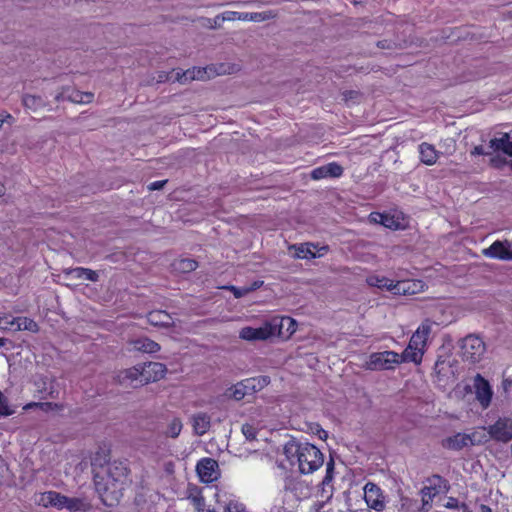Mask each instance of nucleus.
I'll return each instance as SVG.
<instances>
[{
  "label": "nucleus",
  "instance_id": "a211bd4d",
  "mask_svg": "<svg viewBox=\"0 0 512 512\" xmlns=\"http://www.w3.org/2000/svg\"><path fill=\"white\" fill-rule=\"evenodd\" d=\"M192 427L196 435H204L211 426V418L207 413L200 412L192 416Z\"/></svg>",
  "mask_w": 512,
  "mask_h": 512
},
{
  "label": "nucleus",
  "instance_id": "7ed1b4c3",
  "mask_svg": "<svg viewBox=\"0 0 512 512\" xmlns=\"http://www.w3.org/2000/svg\"><path fill=\"white\" fill-rule=\"evenodd\" d=\"M270 383L268 376H258L244 379L227 390L226 395L236 401L242 400L247 395H252Z\"/></svg>",
  "mask_w": 512,
  "mask_h": 512
},
{
  "label": "nucleus",
  "instance_id": "c03bdc74",
  "mask_svg": "<svg viewBox=\"0 0 512 512\" xmlns=\"http://www.w3.org/2000/svg\"><path fill=\"white\" fill-rule=\"evenodd\" d=\"M342 95H343V99L345 100V102H349V101L357 102L361 98V94L355 90L344 91L342 93Z\"/></svg>",
  "mask_w": 512,
  "mask_h": 512
},
{
  "label": "nucleus",
  "instance_id": "ddd939ff",
  "mask_svg": "<svg viewBox=\"0 0 512 512\" xmlns=\"http://www.w3.org/2000/svg\"><path fill=\"white\" fill-rule=\"evenodd\" d=\"M139 365L142 373V383L145 384L160 380L167 372L166 365L160 362H148Z\"/></svg>",
  "mask_w": 512,
  "mask_h": 512
},
{
  "label": "nucleus",
  "instance_id": "603ef678",
  "mask_svg": "<svg viewBox=\"0 0 512 512\" xmlns=\"http://www.w3.org/2000/svg\"><path fill=\"white\" fill-rule=\"evenodd\" d=\"M30 404L29 406H31ZM33 405L39 406L42 410L48 411L54 408H59L58 404L50 403V402H42V403H34Z\"/></svg>",
  "mask_w": 512,
  "mask_h": 512
},
{
  "label": "nucleus",
  "instance_id": "de8ad7c7",
  "mask_svg": "<svg viewBox=\"0 0 512 512\" xmlns=\"http://www.w3.org/2000/svg\"><path fill=\"white\" fill-rule=\"evenodd\" d=\"M228 289L233 292V294L236 298H241V297L245 296L247 293H249L250 291H252L251 288H237L235 286H230V287H228Z\"/></svg>",
  "mask_w": 512,
  "mask_h": 512
},
{
  "label": "nucleus",
  "instance_id": "f3484780",
  "mask_svg": "<svg viewBox=\"0 0 512 512\" xmlns=\"http://www.w3.org/2000/svg\"><path fill=\"white\" fill-rule=\"evenodd\" d=\"M423 288V283L419 280H403L394 283L392 293L395 295L416 294Z\"/></svg>",
  "mask_w": 512,
  "mask_h": 512
},
{
  "label": "nucleus",
  "instance_id": "0e129e2a",
  "mask_svg": "<svg viewBox=\"0 0 512 512\" xmlns=\"http://www.w3.org/2000/svg\"><path fill=\"white\" fill-rule=\"evenodd\" d=\"M461 509L463 512H472L465 503H461Z\"/></svg>",
  "mask_w": 512,
  "mask_h": 512
},
{
  "label": "nucleus",
  "instance_id": "c85d7f7f",
  "mask_svg": "<svg viewBox=\"0 0 512 512\" xmlns=\"http://www.w3.org/2000/svg\"><path fill=\"white\" fill-rule=\"evenodd\" d=\"M22 104L25 108L36 111L40 108H43L47 105L46 101L37 95L25 94L22 97Z\"/></svg>",
  "mask_w": 512,
  "mask_h": 512
},
{
  "label": "nucleus",
  "instance_id": "4c0bfd02",
  "mask_svg": "<svg viewBox=\"0 0 512 512\" xmlns=\"http://www.w3.org/2000/svg\"><path fill=\"white\" fill-rule=\"evenodd\" d=\"M194 74H195V67L192 68V69H188L182 73L180 72H177L176 73V80L180 83H186V82H189V81H193L194 80Z\"/></svg>",
  "mask_w": 512,
  "mask_h": 512
},
{
  "label": "nucleus",
  "instance_id": "bb28decb",
  "mask_svg": "<svg viewBox=\"0 0 512 512\" xmlns=\"http://www.w3.org/2000/svg\"><path fill=\"white\" fill-rule=\"evenodd\" d=\"M370 218L375 223L381 224L386 228H390V229H398L399 228L398 221L395 220L394 217L389 214L374 212V213L370 214Z\"/></svg>",
  "mask_w": 512,
  "mask_h": 512
},
{
  "label": "nucleus",
  "instance_id": "9b49d317",
  "mask_svg": "<svg viewBox=\"0 0 512 512\" xmlns=\"http://www.w3.org/2000/svg\"><path fill=\"white\" fill-rule=\"evenodd\" d=\"M115 381L125 387H136L137 385L145 384L142 383V373L139 364L134 367L118 371L115 376Z\"/></svg>",
  "mask_w": 512,
  "mask_h": 512
},
{
  "label": "nucleus",
  "instance_id": "e2e57ef3",
  "mask_svg": "<svg viewBox=\"0 0 512 512\" xmlns=\"http://www.w3.org/2000/svg\"><path fill=\"white\" fill-rule=\"evenodd\" d=\"M480 511L481 512H492V509L489 506L485 505V504H481L480 505Z\"/></svg>",
  "mask_w": 512,
  "mask_h": 512
},
{
  "label": "nucleus",
  "instance_id": "37998d69",
  "mask_svg": "<svg viewBox=\"0 0 512 512\" xmlns=\"http://www.w3.org/2000/svg\"><path fill=\"white\" fill-rule=\"evenodd\" d=\"M431 328V323L429 321H425L418 327L415 332L422 336L424 339L428 340V337L431 333Z\"/></svg>",
  "mask_w": 512,
  "mask_h": 512
},
{
  "label": "nucleus",
  "instance_id": "c9c22d12",
  "mask_svg": "<svg viewBox=\"0 0 512 512\" xmlns=\"http://www.w3.org/2000/svg\"><path fill=\"white\" fill-rule=\"evenodd\" d=\"M426 343L427 340L416 332H414L409 341V345H411L412 348L414 347V350H420L423 353L425 351Z\"/></svg>",
  "mask_w": 512,
  "mask_h": 512
},
{
  "label": "nucleus",
  "instance_id": "9d476101",
  "mask_svg": "<svg viewBox=\"0 0 512 512\" xmlns=\"http://www.w3.org/2000/svg\"><path fill=\"white\" fill-rule=\"evenodd\" d=\"M482 253L488 258L512 261V242L508 240H497L488 248L483 249Z\"/></svg>",
  "mask_w": 512,
  "mask_h": 512
},
{
  "label": "nucleus",
  "instance_id": "b1692460",
  "mask_svg": "<svg viewBox=\"0 0 512 512\" xmlns=\"http://www.w3.org/2000/svg\"><path fill=\"white\" fill-rule=\"evenodd\" d=\"M10 324L16 325L14 329L15 331L26 330L36 333L39 330L38 324L34 320L27 317L12 318Z\"/></svg>",
  "mask_w": 512,
  "mask_h": 512
},
{
  "label": "nucleus",
  "instance_id": "6e6552de",
  "mask_svg": "<svg viewBox=\"0 0 512 512\" xmlns=\"http://www.w3.org/2000/svg\"><path fill=\"white\" fill-rule=\"evenodd\" d=\"M196 472L203 483H212L220 477L218 462L213 458H202L196 465Z\"/></svg>",
  "mask_w": 512,
  "mask_h": 512
},
{
  "label": "nucleus",
  "instance_id": "cd10ccee",
  "mask_svg": "<svg viewBox=\"0 0 512 512\" xmlns=\"http://www.w3.org/2000/svg\"><path fill=\"white\" fill-rule=\"evenodd\" d=\"M423 352L420 350H414L411 345L408 344L407 348L402 352V354H398V359L400 363L402 362H413L415 364H419L423 357Z\"/></svg>",
  "mask_w": 512,
  "mask_h": 512
},
{
  "label": "nucleus",
  "instance_id": "393cba45",
  "mask_svg": "<svg viewBox=\"0 0 512 512\" xmlns=\"http://www.w3.org/2000/svg\"><path fill=\"white\" fill-rule=\"evenodd\" d=\"M440 492L436 491L433 487L424 486L420 490L422 506L420 512H428L432 507L433 499Z\"/></svg>",
  "mask_w": 512,
  "mask_h": 512
},
{
  "label": "nucleus",
  "instance_id": "8fccbe9b",
  "mask_svg": "<svg viewBox=\"0 0 512 512\" xmlns=\"http://www.w3.org/2000/svg\"><path fill=\"white\" fill-rule=\"evenodd\" d=\"M194 80L204 81L209 78L207 68H195Z\"/></svg>",
  "mask_w": 512,
  "mask_h": 512
},
{
  "label": "nucleus",
  "instance_id": "39448f33",
  "mask_svg": "<svg viewBox=\"0 0 512 512\" xmlns=\"http://www.w3.org/2000/svg\"><path fill=\"white\" fill-rule=\"evenodd\" d=\"M461 351L464 360L470 363H477L482 359L486 346L480 337L468 335L462 340Z\"/></svg>",
  "mask_w": 512,
  "mask_h": 512
},
{
  "label": "nucleus",
  "instance_id": "f704fd0d",
  "mask_svg": "<svg viewBox=\"0 0 512 512\" xmlns=\"http://www.w3.org/2000/svg\"><path fill=\"white\" fill-rule=\"evenodd\" d=\"M183 424L179 418H173L167 426L165 435L171 438H177L182 430Z\"/></svg>",
  "mask_w": 512,
  "mask_h": 512
},
{
  "label": "nucleus",
  "instance_id": "20e7f679",
  "mask_svg": "<svg viewBox=\"0 0 512 512\" xmlns=\"http://www.w3.org/2000/svg\"><path fill=\"white\" fill-rule=\"evenodd\" d=\"M277 322H279V325L281 326L283 320H271L265 322L262 326L258 328L250 326L243 327L239 332V337L246 341L267 340L271 336L276 335V326H278L276 324ZM284 322L289 324L292 323L289 319H285Z\"/></svg>",
  "mask_w": 512,
  "mask_h": 512
},
{
  "label": "nucleus",
  "instance_id": "f03ea898",
  "mask_svg": "<svg viewBox=\"0 0 512 512\" xmlns=\"http://www.w3.org/2000/svg\"><path fill=\"white\" fill-rule=\"evenodd\" d=\"M283 453L292 464L294 460L297 462L302 474L313 473L324 462L322 452L315 445L296 439H291L284 445Z\"/></svg>",
  "mask_w": 512,
  "mask_h": 512
},
{
  "label": "nucleus",
  "instance_id": "09e8293b",
  "mask_svg": "<svg viewBox=\"0 0 512 512\" xmlns=\"http://www.w3.org/2000/svg\"><path fill=\"white\" fill-rule=\"evenodd\" d=\"M377 46L381 49H388V50L396 49L398 47V45L395 42L390 41V40L378 41Z\"/></svg>",
  "mask_w": 512,
  "mask_h": 512
},
{
  "label": "nucleus",
  "instance_id": "052dcab7",
  "mask_svg": "<svg viewBox=\"0 0 512 512\" xmlns=\"http://www.w3.org/2000/svg\"><path fill=\"white\" fill-rule=\"evenodd\" d=\"M240 16L238 18V20L240 21H250V13H242V12H239Z\"/></svg>",
  "mask_w": 512,
  "mask_h": 512
},
{
  "label": "nucleus",
  "instance_id": "864d4df0",
  "mask_svg": "<svg viewBox=\"0 0 512 512\" xmlns=\"http://www.w3.org/2000/svg\"><path fill=\"white\" fill-rule=\"evenodd\" d=\"M70 91V87H62L61 88V91H59L56 96H55V100L57 102H60V101H64L66 100V93Z\"/></svg>",
  "mask_w": 512,
  "mask_h": 512
},
{
  "label": "nucleus",
  "instance_id": "f257e3e1",
  "mask_svg": "<svg viewBox=\"0 0 512 512\" xmlns=\"http://www.w3.org/2000/svg\"><path fill=\"white\" fill-rule=\"evenodd\" d=\"M98 459L93 460L94 484L97 492L102 497H110L117 500L122 495V490L128 482L129 469L122 461L98 464Z\"/></svg>",
  "mask_w": 512,
  "mask_h": 512
},
{
  "label": "nucleus",
  "instance_id": "2eb2a0df",
  "mask_svg": "<svg viewBox=\"0 0 512 512\" xmlns=\"http://www.w3.org/2000/svg\"><path fill=\"white\" fill-rule=\"evenodd\" d=\"M490 155L504 153L512 156V141L507 133H503L500 137L491 139L488 143Z\"/></svg>",
  "mask_w": 512,
  "mask_h": 512
},
{
  "label": "nucleus",
  "instance_id": "49530a36",
  "mask_svg": "<svg viewBox=\"0 0 512 512\" xmlns=\"http://www.w3.org/2000/svg\"><path fill=\"white\" fill-rule=\"evenodd\" d=\"M239 17L241 16L237 11H226L221 14L222 21H236Z\"/></svg>",
  "mask_w": 512,
  "mask_h": 512
},
{
  "label": "nucleus",
  "instance_id": "a878e982",
  "mask_svg": "<svg viewBox=\"0 0 512 512\" xmlns=\"http://www.w3.org/2000/svg\"><path fill=\"white\" fill-rule=\"evenodd\" d=\"M285 319H289L292 323L289 324L283 321L281 323V326L279 325V322L276 323L278 325L276 326V334L279 335L280 337H289L296 331V321L291 317L285 316L280 318H273L272 320Z\"/></svg>",
  "mask_w": 512,
  "mask_h": 512
},
{
  "label": "nucleus",
  "instance_id": "338daca9",
  "mask_svg": "<svg viewBox=\"0 0 512 512\" xmlns=\"http://www.w3.org/2000/svg\"><path fill=\"white\" fill-rule=\"evenodd\" d=\"M5 193V187L0 183V196H2Z\"/></svg>",
  "mask_w": 512,
  "mask_h": 512
},
{
  "label": "nucleus",
  "instance_id": "4d7b16f0",
  "mask_svg": "<svg viewBox=\"0 0 512 512\" xmlns=\"http://www.w3.org/2000/svg\"><path fill=\"white\" fill-rule=\"evenodd\" d=\"M166 180H163V181H155V182H152L149 186H148V189L149 190H160L164 187V185L166 184Z\"/></svg>",
  "mask_w": 512,
  "mask_h": 512
},
{
  "label": "nucleus",
  "instance_id": "774afa93",
  "mask_svg": "<svg viewBox=\"0 0 512 512\" xmlns=\"http://www.w3.org/2000/svg\"><path fill=\"white\" fill-rule=\"evenodd\" d=\"M10 322H11V320H7V321L5 322V324H6V325H5L4 327H7V329H8L9 327H11V328H12V327H14V326H15V325H11V324H10Z\"/></svg>",
  "mask_w": 512,
  "mask_h": 512
},
{
  "label": "nucleus",
  "instance_id": "0eeeda50",
  "mask_svg": "<svg viewBox=\"0 0 512 512\" xmlns=\"http://www.w3.org/2000/svg\"><path fill=\"white\" fill-rule=\"evenodd\" d=\"M367 506L377 512L385 509V496L381 488L373 482H367L363 488Z\"/></svg>",
  "mask_w": 512,
  "mask_h": 512
},
{
  "label": "nucleus",
  "instance_id": "f8f14e48",
  "mask_svg": "<svg viewBox=\"0 0 512 512\" xmlns=\"http://www.w3.org/2000/svg\"><path fill=\"white\" fill-rule=\"evenodd\" d=\"M481 442L477 438V433L465 434L457 433L451 437H448L443 441V446L450 450H461L469 445H476Z\"/></svg>",
  "mask_w": 512,
  "mask_h": 512
},
{
  "label": "nucleus",
  "instance_id": "7c9ffc66",
  "mask_svg": "<svg viewBox=\"0 0 512 512\" xmlns=\"http://www.w3.org/2000/svg\"><path fill=\"white\" fill-rule=\"evenodd\" d=\"M43 500L46 504L61 509L64 508L67 497L58 492L49 491L44 495Z\"/></svg>",
  "mask_w": 512,
  "mask_h": 512
},
{
  "label": "nucleus",
  "instance_id": "13d9d810",
  "mask_svg": "<svg viewBox=\"0 0 512 512\" xmlns=\"http://www.w3.org/2000/svg\"><path fill=\"white\" fill-rule=\"evenodd\" d=\"M332 469H333V462L331 461L327 464V472H326V476L323 480L324 483L327 481H330L332 479V475H331Z\"/></svg>",
  "mask_w": 512,
  "mask_h": 512
},
{
  "label": "nucleus",
  "instance_id": "6e6d98bb",
  "mask_svg": "<svg viewBox=\"0 0 512 512\" xmlns=\"http://www.w3.org/2000/svg\"><path fill=\"white\" fill-rule=\"evenodd\" d=\"M315 434L319 436L320 439L325 440L328 437L327 431L322 429L319 425H316L315 429L313 430Z\"/></svg>",
  "mask_w": 512,
  "mask_h": 512
},
{
  "label": "nucleus",
  "instance_id": "1a4fd4ad",
  "mask_svg": "<svg viewBox=\"0 0 512 512\" xmlns=\"http://www.w3.org/2000/svg\"><path fill=\"white\" fill-rule=\"evenodd\" d=\"M486 429L490 437L497 441L508 442L512 439V420L510 418H499Z\"/></svg>",
  "mask_w": 512,
  "mask_h": 512
},
{
  "label": "nucleus",
  "instance_id": "412c9836",
  "mask_svg": "<svg viewBox=\"0 0 512 512\" xmlns=\"http://www.w3.org/2000/svg\"><path fill=\"white\" fill-rule=\"evenodd\" d=\"M148 322L153 326L159 327H171L173 325V321L171 316L165 311L156 310L152 311L147 315Z\"/></svg>",
  "mask_w": 512,
  "mask_h": 512
},
{
  "label": "nucleus",
  "instance_id": "aec40b11",
  "mask_svg": "<svg viewBox=\"0 0 512 512\" xmlns=\"http://www.w3.org/2000/svg\"><path fill=\"white\" fill-rule=\"evenodd\" d=\"M316 246L312 243H303L300 245H291L290 251H294L293 257L298 259H312L317 256L315 253Z\"/></svg>",
  "mask_w": 512,
  "mask_h": 512
},
{
  "label": "nucleus",
  "instance_id": "4be33fe9",
  "mask_svg": "<svg viewBox=\"0 0 512 512\" xmlns=\"http://www.w3.org/2000/svg\"><path fill=\"white\" fill-rule=\"evenodd\" d=\"M64 273L68 276H71L74 279L84 278L91 282H97L99 280L98 273L89 268H84V267L70 268V269L65 270Z\"/></svg>",
  "mask_w": 512,
  "mask_h": 512
},
{
  "label": "nucleus",
  "instance_id": "a19ab883",
  "mask_svg": "<svg viewBox=\"0 0 512 512\" xmlns=\"http://www.w3.org/2000/svg\"><path fill=\"white\" fill-rule=\"evenodd\" d=\"M84 503L82 500L78 498H69L67 497L66 504L64 508H67L70 511H78L83 507Z\"/></svg>",
  "mask_w": 512,
  "mask_h": 512
},
{
  "label": "nucleus",
  "instance_id": "423d86ee",
  "mask_svg": "<svg viewBox=\"0 0 512 512\" xmlns=\"http://www.w3.org/2000/svg\"><path fill=\"white\" fill-rule=\"evenodd\" d=\"M398 364H400L398 353L394 351H383L372 353L365 364V368L373 371L391 370Z\"/></svg>",
  "mask_w": 512,
  "mask_h": 512
},
{
  "label": "nucleus",
  "instance_id": "69168bd1",
  "mask_svg": "<svg viewBox=\"0 0 512 512\" xmlns=\"http://www.w3.org/2000/svg\"><path fill=\"white\" fill-rule=\"evenodd\" d=\"M7 342H10V341L6 338H0V347H3Z\"/></svg>",
  "mask_w": 512,
  "mask_h": 512
},
{
  "label": "nucleus",
  "instance_id": "72a5a7b5",
  "mask_svg": "<svg viewBox=\"0 0 512 512\" xmlns=\"http://www.w3.org/2000/svg\"><path fill=\"white\" fill-rule=\"evenodd\" d=\"M427 487H433L438 492H445L448 490V484L447 481L440 475H432L431 477L427 478Z\"/></svg>",
  "mask_w": 512,
  "mask_h": 512
},
{
  "label": "nucleus",
  "instance_id": "e433bc0d",
  "mask_svg": "<svg viewBox=\"0 0 512 512\" xmlns=\"http://www.w3.org/2000/svg\"><path fill=\"white\" fill-rule=\"evenodd\" d=\"M275 17H276V14L271 10L264 11V12L250 13V21H252V22H263V21H267L270 19H274Z\"/></svg>",
  "mask_w": 512,
  "mask_h": 512
},
{
  "label": "nucleus",
  "instance_id": "680f3d73",
  "mask_svg": "<svg viewBox=\"0 0 512 512\" xmlns=\"http://www.w3.org/2000/svg\"><path fill=\"white\" fill-rule=\"evenodd\" d=\"M491 163L493 166L497 167L502 163V161L498 157H495V158H491Z\"/></svg>",
  "mask_w": 512,
  "mask_h": 512
},
{
  "label": "nucleus",
  "instance_id": "ea45409f",
  "mask_svg": "<svg viewBox=\"0 0 512 512\" xmlns=\"http://www.w3.org/2000/svg\"><path fill=\"white\" fill-rule=\"evenodd\" d=\"M242 433L247 440L253 441L256 439L258 431H257L256 427H254L251 424L246 423L242 426Z\"/></svg>",
  "mask_w": 512,
  "mask_h": 512
},
{
  "label": "nucleus",
  "instance_id": "bf43d9fd",
  "mask_svg": "<svg viewBox=\"0 0 512 512\" xmlns=\"http://www.w3.org/2000/svg\"><path fill=\"white\" fill-rule=\"evenodd\" d=\"M214 24L212 25V28H219L221 26V23L223 22L221 20V14L217 15L214 20H213Z\"/></svg>",
  "mask_w": 512,
  "mask_h": 512
},
{
  "label": "nucleus",
  "instance_id": "79ce46f5",
  "mask_svg": "<svg viewBox=\"0 0 512 512\" xmlns=\"http://www.w3.org/2000/svg\"><path fill=\"white\" fill-rule=\"evenodd\" d=\"M189 499H191L195 509L197 511H203L204 510V507H205V500H204V497L202 495H200L199 493L193 495V494H190L189 495Z\"/></svg>",
  "mask_w": 512,
  "mask_h": 512
},
{
  "label": "nucleus",
  "instance_id": "473e14b6",
  "mask_svg": "<svg viewBox=\"0 0 512 512\" xmlns=\"http://www.w3.org/2000/svg\"><path fill=\"white\" fill-rule=\"evenodd\" d=\"M94 94L92 92L73 91V95H67L66 100L76 104L91 103Z\"/></svg>",
  "mask_w": 512,
  "mask_h": 512
},
{
  "label": "nucleus",
  "instance_id": "5701e85b",
  "mask_svg": "<svg viewBox=\"0 0 512 512\" xmlns=\"http://www.w3.org/2000/svg\"><path fill=\"white\" fill-rule=\"evenodd\" d=\"M420 160L426 165H433L438 159V152L433 145L429 143H422L419 145Z\"/></svg>",
  "mask_w": 512,
  "mask_h": 512
},
{
  "label": "nucleus",
  "instance_id": "a18cd8bd",
  "mask_svg": "<svg viewBox=\"0 0 512 512\" xmlns=\"http://www.w3.org/2000/svg\"><path fill=\"white\" fill-rule=\"evenodd\" d=\"M224 512H246L242 504L237 502H229L225 507Z\"/></svg>",
  "mask_w": 512,
  "mask_h": 512
},
{
  "label": "nucleus",
  "instance_id": "6ab92c4d",
  "mask_svg": "<svg viewBox=\"0 0 512 512\" xmlns=\"http://www.w3.org/2000/svg\"><path fill=\"white\" fill-rule=\"evenodd\" d=\"M130 344L132 345L133 350L143 353L151 354L156 353L160 350V345L147 337L132 340Z\"/></svg>",
  "mask_w": 512,
  "mask_h": 512
},
{
  "label": "nucleus",
  "instance_id": "dca6fc26",
  "mask_svg": "<svg viewBox=\"0 0 512 512\" xmlns=\"http://www.w3.org/2000/svg\"><path fill=\"white\" fill-rule=\"evenodd\" d=\"M343 174V168L336 162L328 163L327 165H323L317 167L312 170L311 178L314 180H320L327 177L337 178Z\"/></svg>",
  "mask_w": 512,
  "mask_h": 512
},
{
  "label": "nucleus",
  "instance_id": "3c124183",
  "mask_svg": "<svg viewBox=\"0 0 512 512\" xmlns=\"http://www.w3.org/2000/svg\"><path fill=\"white\" fill-rule=\"evenodd\" d=\"M472 155H490L488 144L475 146L471 151Z\"/></svg>",
  "mask_w": 512,
  "mask_h": 512
},
{
  "label": "nucleus",
  "instance_id": "2f4dec72",
  "mask_svg": "<svg viewBox=\"0 0 512 512\" xmlns=\"http://www.w3.org/2000/svg\"><path fill=\"white\" fill-rule=\"evenodd\" d=\"M172 265L174 270L179 273H189L198 267L197 262L193 259L175 260Z\"/></svg>",
  "mask_w": 512,
  "mask_h": 512
},
{
  "label": "nucleus",
  "instance_id": "58836bf2",
  "mask_svg": "<svg viewBox=\"0 0 512 512\" xmlns=\"http://www.w3.org/2000/svg\"><path fill=\"white\" fill-rule=\"evenodd\" d=\"M14 413V409L9 406L8 399L0 392V415L9 416Z\"/></svg>",
  "mask_w": 512,
  "mask_h": 512
},
{
  "label": "nucleus",
  "instance_id": "c756f323",
  "mask_svg": "<svg viewBox=\"0 0 512 512\" xmlns=\"http://www.w3.org/2000/svg\"><path fill=\"white\" fill-rule=\"evenodd\" d=\"M367 284L372 287H378L380 289H386L392 292L394 281L384 276L371 275L367 277Z\"/></svg>",
  "mask_w": 512,
  "mask_h": 512
},
{
  "label": "nucleus",
  "instance_id": "4468645a",
  "mask_svg": "<svg viewBox=\"0 0 512 512\" xmlns=\"http://www.w3.org/2000/svg\"><path fill=\"white\" fill-rule=\"evenodd\" d=\"M474 389L476 399L478 400L482 408H488L491 403L493 395L489 382L486 379H484L480 374H477L474 377Z\"/></svg>",
  "mask_w": 512,
  "mask_h": 512
},
{
  "label": "nucleus",
  "instance_id": "5fc2aeb1",
  "mask_svg": "<svg viewBox=\"0 0 512 512\" xmlns=\"http://www.w3.org/2000/svg\"><path fill=\"white\" fill-rule=\"evenodd\" d=\"M445 507L449 509H457L461 508V504L456 498L450 497L447 503L445 504Z\"/></svg>",
  "mask_w": 512,
  "mask_h": 512
}]
</instances>
